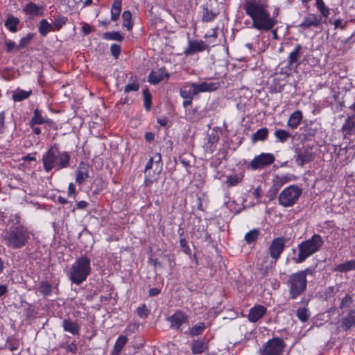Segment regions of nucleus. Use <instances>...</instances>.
<instances>
[{
    "label": "nucleus",
    "instance_id": "1",
    "mask_svg": "<svg viewBox=\"0 0 355 355\" xmlns=\"http://www.w3.org/2000/svg\"><path fill=\"white\" fill-rule=\"evenodd\" d=\"M268 0H244L243 9L252 20V28L260 31H268L278 23L279 8H275L272 14L269 11Z\"/></svg>",
    "mask_w": 355,
    "mask_h": 355
},
{
    "label": "nucleus",
    "instance_id": "2",
    "mask_svg": "<svg viewBox=\"0 0 355 355\" xmlns=\"http://www.w3.org/2000/svg\"><path fill=\"white\" fill-rule=\"evenodd\" d=\"M16 223L8 228L3 236L5 245L11 249H20L27 245L31 239V232L20 224V217L16 214Z\"/></svg>",
    "mask_w": 355,
    "mask_h": 355
},
{
    "label": "nucleus",
    "instance_id": "3",
    "mask_svg": "<svg viewBox=\"0 0 355 355\" xmlns=\"http://www.w3.org/2000/svg\"><path fill=\"white\" fill-rule=\"evenodd\" d=\"M324 241L322 236L314 234L310 239H306L297 245L296 249H293L294 256L292 260L295 263H301L307 258L318 252L323 245Z\"/></svg>",
    "mask_w": 355,
    "mask_h": 355
},
{
    "label": "nucleus",
    "instance_id": "4",
    "mask_svg": "<svg viewBox=\"0 0 355 355\" xmlns=\"http://www.w3.org/2000/svg\"><path fill=\"white\" fill-rule=\"evenodd\" d=\"M70 155L68 152H60L56 144L52 146L43 155L42 164L46 172H49L52 169L58 171L60 168L67 167Z\"/></svg>",
    "mask_w": 355,
    "mask_h": 355
},
{
    "label": "nucleus",
    "instance_id": "5",
    "mask_svg": "<svg viewBox=\"0 0 355 355\" xmlns=\"http://www.w3.org/2000/svg\"><path fill=\"white\" fill-rule=\"evenodd\" d=\"M90 272V259L85 256H81L77 258L71 265L68 272V277L73 283L79 285L87 279Z\"/></svg>",
    "mask_w": 355,
    "mask_h": 355
},
{
    "label": "nucleus",
    "instance_id": "6",
    "mask_svg": "<svg viewBox=\"0 0 355 355\" xmlns=\"http://www.w3.org/2000/svg\"><path fill=\"white\" fill-rule=\"evenodd\" d=\"M286 284L288 288L289 297L294 300L306 290L307 279L302 274L296 272L287 277Z\"/></svg>",
    "mask_w": 355,
    "mask_h": 355
},
{
    "label": "nucleus",
    "instance_id": "7",
    "mask_svg": "<svg viewBox=\"0 0 355 355\" xmlns=\"http://www.w3.org/2000/svg\"><path fill=\"white\" fill-rule=\"evenodd\" d=\"M302 189L297 185L285 188L278 197L279 203L284 207H290L298 200L302 195Z\"/></svg>",
    "mask_w": 355,
    "mask_h": 355
},
{
    "label": "nucleus",
    "instance_id": "8",
    "mask_svg": "<svg viewBox=\"0 0 355 355\" xmlns=\"http://www.w3.org/2000/svg\"><path fill=\"white\" fill-rule=\"evenodd\" d=\"M286 347L283 339L273 338L263 345L259 349L260 355H282Z\"/></svg>",
    "mask_w": 355,
    "mask_h": 355
},
{
    "label": "nucleus",
    "instance_id": "9",
    "mask_svg": "<svg viewBox=\"0 0 355 355\" xmlns=\"http://www.w3.org/2000/svg\"><path fill=\"white\" fill-rule=\"evenodd\" d=\"M286 240L283 237H278L274 239L270 246H269V254L270 257L273 259L271 261L270 266H266L265 267L262 264L261 270H263V272L266 273L269 268H272L273 265L275 264L277 259L279 258L281 254L284 250L285 248Z\"/></svg>",
    "mask_w": 355,
    "mask_h": 355
},
{
    "label": "nucleus",
    "instance_id": "10",
    "mask_svg": "<svg viewBox=\"0 0 355 355\" xmlns=\"http://www.w3.org/2000/svg\"><path fill=\"white\" fill-rule=\"evenodd\" d=\"M295 160L299 166H303L312 161L314 158V153L312 147L303 145L301 147L295 148Z\"/></svg>",
    "mask_w": 355,
    "mask_h": 355
},
{
    "label": "nucleus",
    "instance_id": "11",
    "mask_svg": "<svg viewBox=\"0 0 355 355\" xmlns=\"http://www.w3.org/2000/svg\"><path fill=\"white\" fill-rule=\"evenodd\" d=\"M274 161L275 156L272 153H262L250 162L249 167L252 170L261 169L272 164Z\"/></svg>",
    "mask_w": 355,
    "mask_h": 355
},
{
    "label": "nucleus",
    "instance_id": "12",
    "mask_svg": "<svg viewBox=\"0 0 355 355\" xmlns=\"http://www.w3.org/2000/svg\"><path fill=\"white\" fill-rule=\"evenodd\" d=\"M170 322V327L174 329H180L182 324L188 322V316L182 311H177L168 318Z\"/></svg>",
    "mask_w": 355,
    "mask_h": 355
},
{
    "label": "nucleus",
    "instance_id": "13",
    "mask_svg": "<svg viewBox=\"0 0 355 355\" xmlns=\"http://www.w3.org/2000/svg\"><path fill=\"white\" fill-rule=\"evenodd\" d=\"M208 48L209 46L202 40H189L188 46L184 53L186 55H189L197 52H202Z\"/></svg>",
    "mask_w": 355,
    "mask_h": 355
},
{
    "label": "nucleus",
    "instance_id": "14",
    "mask_svg": "<svg viewBox=\"0 0 355 355\" xmlns=\"http://www.w3.org/2000/svg\"><path fill=\"white\" fill-rule=\"evenodd\" d=\"M162 170V168L157 167V166L152 169L144 170V185L149 187L153 183L157 182Z\"/></svg>",
    "mask_w": 355,
    "mask_h": 355
},
{
    "label": "nucleus",
    "instance_id": "15",
    "mask_svg": "<svg viewBox=\"0 0 355 355\" xmlns=\"http://www.w3.org/2000/svg\"><path fill=\"white\" fill-rule=\"evenodd\" d=\"M267 312V309L262 305H256L251 308L249 311L248 318L250 322H257L263 318Z\"/></svg>",
    "mask_w": 355,
    "mask_h": 355
},
{
    "label": "nucleus",
    "instance_id": "16",
    "mask_svg": "<svg viewBox=\"0 0 355 355\" xmlns=\"http://www.w3.org/2000/svg\"><path fill=\"white\" fill-rule=\"evenodd\" d=\"M219 83L216 82H203L200 84L192 83V87L194 88V92L196 95L200 92L215 91L219 87Z\"/></svg>",
    "mask_w": 355,
    "mask_h": 355
},
{
    "label": "nucleus",
    "instance_id": "17",
    "mask_svg": "<svg viewBox=\"0 0 355 355\" xmlns=\"http://www.w3.org/2000/svg\"><path fill=\"white\" fill-rule=\"evenodd\" d=\"M322 21V17L310 14L305 17L303 21L300 24V27L307 29L311 27H318Z\"/></svg>",
    "mask_w": 355,
    "mask_h": 355
},
{
    "label": "nucleus",
    "instance_id": "18",
    "mask_svg": "<svg viewBox=\"0 0 355 355\" xmlns=\"http://www.w3.org/2000/svg\"><path fill=\"white\" fill-rule=\"evenodd\" d=\"M355 324V310H350L347 315L343 318L338 329L341 331H347Z\"/></svg>",
    "mask_w": 355,
    "mask_h": 355
},
{
    "label": "nucleus",
    "instance_id": "19",
    "mask_svg": "<svg viewBox=\"0 0 355 355\" xmlns=\"http://www.w3.org/2000/svg\"><path fill=\"white\" fill-rule=\"evenodd\" d=\"M89 166L85 162H80L76 171V182L81 185L85 180L89 177Z\"/></svg>",
    "mask_w": 355,
    "mask_h": 355
},
{
    "label": "nucleus",
    "instance_id": "20",
    "mask_svg": "<svg viewBox=\"0 0 355 355\" xmlns=\"http://www.w3.org/2000/svg\"><path fill=\"white\" fill-rule=\"evenodd\" d=\"M302 46L301 44H297L293 51H291L288 55V68L292 69L296 68L298 66V61L301 56Z\"/></svg>",
    "mask_w": 355,
    "mask_h": 355
},
{
    "label": "nucleus",
    "instance_id": "21",
    "mask_svg": "<svg viewBox=\"0 0 355 355\" xmlns=\"http://www.w3.org/2000/svg\"><path fill=\"white\" fill-rule=\"evenodd\" d=\"M64 331L69 332L73 335H78L80 331V327L78 324L71 320L64 319L62 321V324Z\"/></svg>",
    "mask_w": 355,
    "mask_h": 355
},
{
    "label": "nucleus",
    "instance_id": "22",
    "mask_svg": "<svg viewBox=\"0 0 355 355\" xmlns=\"http://www.w3.org/2000/svg\"><path fill=\"white\" fill-rule=\"evenodd\" d=\"M302 135L304 136V139L311 140L315 135L318 128L313 124L306 125L301 128Z\"/></svg>",
    "mask_w": 355,
    "mask_h": 355
},
{
    "label": "nucleus",
    "instance_id": "23",
    "mask_svg": "<svg viewBox=\"0 0 355 355\" xmlns=\"http://www.w3.org/2000/svg\"><path fill=\"white\" fill-rule=\"evenodd\" d=\"M268 137V130L267 128H262L256 131L254 134H252L251 137V141L253 144L257 143V141H263Z\"/></svg>",
    "mask_w": 355,
    "mask_h": 355
},
{
    "label": "nucleus",
    "instance_id": "24",
    "mask_svg": "<svg viewBox=\"0 0 355 355\" xmlns=\"http://www.w3.org/2000/svg\"><path fill=\"white\" fill-rule=\"evenodd\" d=\"M164 77L167 79L168 78L169 75L168 73H164L163 71L159 70L157 71H152L148 76V81L150 83L155 85L163 80Z\"/></svg>",
    "mask_w": 355,
    "mask_h": 355
},
{
    "label": "nucleus",
    "instance_id": "25",
    "mask_svg": "<svg viewBox=\"0 0 355 355\" xmlns=\"http://www.w3.org/2000/svg\"><path fill=\"white\" fill-rule=\"evenodd\" d=\"M162 168V156L159 153H155L148 160L144 170L152 169L155 167Z\"/></svg>",
    "mask_w": 355,
    "mask_h": 355
},
{
    "label": "nucleus",
    "instance_id": "26",
    "mask_svg": "<svg viewBox=\"0 0 355 355\" xmlns=\"http://www.w3.org/2000/svg\"><path fill=\"white\" fill-rule=\"evenodd\" d=\"M302 119V114L300 111L297 110L294 112L289 117L288 121V125L291 129L296 128Z\"/></svg>",
    "mask_w": 355,
    "mask_h": 355
},
{
    "label": "nucleus",
    "instance_id": "27",
    "mask_svg": "<svg viewBox=\"0 0 355 355\" xmlns=\"http://www.w3.org/2000/svg\"><path fill=\"white\" fill-rule=\"evenodd\" d=\"M127 341L128 338L126 336L123 335L120 336L114 345L111 355H119Z\"/></svg>",
    "mask_w": 355,
    "mask_h": 355
},
{
    "label": "nucleus",
    "instance_id": "28",
    "mask_svg": "<svg viewBox=\"0 0 355 355\" xmlns=\"http://www.w3.org/2000/svg\"><path fill=\"white\" fill-rule=\"evenodd\" d=\"M355 270V260L347 261L343 263L338 265L335 268L334 271L340 272H347Z\"/></svg>",
    "mask_w": 355,
    "mask_h": 355
},
{
    "label": "nucleus",
    "instance_id": "29",
    "mask_svg": "<svg viewBox=\"0 0 355 355\" xmlns=\"http://www.w3.org/2000/svg\"><path fill=\"white\" fill-rule=\"evenodd\" d=\"M139 89V84L137 82V78L136 76L132 75L129 78V83L124 87V92L125 94L130 92H137Z\"/></svg>",
    "mask_w": 355,
    "mask_h": 355
},
{
    "label": "nucleus",
    "instance_id": "30",
    "mask_svg": "<svg viewBox=\"0 0 355 355\" xmlns=\"http://www.w3.org/2000/svg\"><path fill=\"white\" fill-rule=\"evenodd\" d=\"M342 129L344 132L345 137H346L347 135H351L352 132L355 130V121L354 118L352 116H348L346 119Z\"/></svg>",
    "mask_w": 355,
    "mask_h": 355
},
{
    "label": "nucleus",
    "instance_id": "31",
    "mask_svg": "<svg viewBox=\"0 0 355 355\" xmlns=\"http://www.w3.org/2000/svg\"><path fill=\"white\" fill-rule=\"evenodd\" d=\"M180 95L183 98H193L196 94L194 92V88L192 83H187L180 89Z\"/></svg>",
    "mask_w": 355,
    "mask_h": 355
},
{
    "label": "nucleus",
    "instance_id": "32",
    "mask_svg": "<svg viewBox=\"0 0 355 355\" xmlns=\"http://www.w3.org/2000/svg\"><path fill=\"white\" fill-rule=\"evenodd\" d=\"M32 94V90L25 91L21 89H16L12 94V98L16 102H20L28 98Z\"/></svg>",
    "mask_w": 355,
    "mask_h": 355
},
{
    "label": "nucleus",
    "instance_id": "33",
    "mask_svg": "<svg viewBox=\"0 0 355 355\" xmlns=\"http://www.w3.org/2000/svg\"><path fill=\"white\" fill-rule=\"evenodd\" d=\"M40 10L41 7L34 3H28L24 8L26 13L31 17L40 15L41 14Z\"/></svg>",
    "mask_w": 355,
    "mask_h": 355
},
{
    "label": "nucleus",
    "instance_id": "34",
    "mask_svg": "<svg viewBox=\"0 0 355 355\" xmlns=\"http://www.w3.org/2000/svg\"><path fill=\"white\" fill-rule=\"evenodd\" d=\"M46 122L47 121L46 119L42 116L40 110L35 109L33 113V116L30 121V125L34 126L35 125H40Z\"/></svg>",
    "mask_w": 355,
    "mask_h": 355
},
{
    "label": "nucleus",
    "instance_id": "35",
    "mask_svg": "<svg viewBox=\"0 0 355 355\" xmlns=\"http://www.w3.org/2000/svg\"><path fill=\"white\" fill-rule=\"evenodd\" d=\"M205 324L202 322L196 323L193 327L189 329V333L191 336H197L204 331L205 329Z\"/></svg>",
    "mask_w": 355,
    "mask_h": 355
},
{
    "label": "nucleus",
    "instance_id": "36",
    "mask_svg": "<svg viewBox=\"0 0 355 355\" xmlns=\"http://www.w3.org/2000/svg\"><path fill=\"white\" fill-rule=\"evenodd\" d=\"M286 179L284 177L275 176V179L272 181V186L271 187L270 191L273 192L275 195L279 189L283 186V184L286 182Z\"/></svg>",
    "mask_w": 355,
    "mask_h": 355
},
{
    "label": "nucleus",
    "instance_id": "37",
    "mask_svg": "<svg viewBox=\"0 0 355 355\" xmlns=\"http://www.w3.org/2000/svg\"><path fill=\"white\" fill-rule=\"evenodd\" d=\"M51 31H54L53 26L46 19H42L40 22L39 32L42 36L47 35Z\"/></svg>",
    "mask_w": 355,
    "mask_h": 355
},
{
    "label": "nucleus",
    "instance_id": "38",
    "mask_svg": "<svg viewBox=\"0 0 355 355\" xmlns=\"http://www.w3.org/2000/svg\"><path fill=\"white\" fill-rule=\"evenodd\" d=\"M290 136V133L287 130L283 129H277L275 132V137L277 141L281 143L286 142Z\"/></svg>",
    "mask_w": 355,
    "mask_h": 355
},
{
    "label": "nucleus",
    "instance_id": "39",
    "mask_svg": "<svg viewBox=\"0 0 355 355\" xmlns=\"http://www.w3.org/2000/svg\"><path fill=\"white\" fill-rule=\"evenodd\" d=\"M217 16V13L214 12L208 7H204L202 11V21L209 22L213 21Z\"/></svg>",
    "mask_w": 355,
    "mask_h": 355
},
{
    "label": "nucleus",
    "instance_id": "40",
    "mask_svg": "<svg viewBox=\"0 0 355 355\" xmlns=\"http://www.w3.org/2000/svg\"><path fill=\"white\" fill-rule=\"evenodd\" d=\"M19 20L17 17H10L5 21V26L12 33L17 31V25Z\"/></svg>",
    "mask_w": 355,
    "mask_h": 355
},
{
    "label": "nucleus",
    "instance_id": "41",
    "mask_svg": "<svg viewBox=\"0 0 355 355\" xmlns=\"http://www.w3.org/2000/svg\"><path fill=\"white\" fill-rule=\"evenodd\" d=\"M206 347L203 341L198 340L192 343V352L194 354H201L205 352Z\"/></svg>",
    "mask_w": 355,
    "mask_h": 355
},
{
    "label": "nucleus",
    "instance_id": "42",
    "mask_svg": "<svg viewBox=\"0 0 355 355\" xmlns=\"http://www.w3.org/2000/svg\"><path fill=\"white\" fill-rule=\"evenodd\" d=\"M123 26L128 31L132 28V14L129 10H125L122 14Z\"/></svg>",
    "mask_w": 355,
    "mask_h": 355
},
{
    "label": "nucleus",
    "instance_id": "43",
    "mask_svg": "<svg viewBox=\"0 0 355 355\" xmlns=\"http://www.w3.org/2000/svg\"><path fill=\"white\" fill-rule=\"evenodd\" d=\"M38 291L44 296L51 295L52 292V285L48 282H42L38 287Z\"/></svg>",
    "mask_w": 355,
    "mask_h": 355
},
{
    "label": "nucleus",
    "instance_id": "44",
    "mask_svg": "<svg viewBox=\"0 0 355 355\" xmlns=\"http://www.w3.org/2000/svg\"><path fill=\"white\" fill-rule=\"evenodd\" d=\"M315 5L321 15L324 17H327L329 15V9L325 6L323 0H315Z\"/></svg>",
    "mask_w": 355,
    "mask_h": 355
},
{
    "label": "nucleus",
    "instance_id": "45",
    "mask_svg": "<svg viewBox=\"0 0 355 355\" xmlns=\"http://www.w3.org/2000/svg\"><path fill=\"white\" fill-rule=\"evenodd\" d=\"M103 38L107 40L121 41L123 37L119 32H106L103 33Z\"/></svg>",
    "mask_w": 355,
    "mask_h": 355
},
{
    "label": "nucleus",
    "instance_id": "46",
    "mask_svg": "<svg viewBox=\"0 0 355 355\" xmlns=\"http://www.w3.org/2000/svg\"><path fill=\"white\" fill-rule=\"evenodd\" d=\"M297 317L301 322H306L310 317L309 310L306 308H299L297 310Z\"/></svg>",
    "mask_w": 355,
    "mask_h": 355
},
{
    "label": "nucleus",
    "instance_id": "47",
    "mask_svg": "<svg viewBox=\"0 0 355 355\" xmlns=\"http://www.w3.org/2000/svg\"><path fill=\"white\" fill-rule=\"evenodd\" d=\"M259 234V232L258 230L254 229V230H250L245 236V240L246 243L250 244V243L254 242L257 239Z\"/></svg>",
    "mask_w": 355,
    "mask_h": 355
},
{
    "label": "nucleus",
    "instance_id": "48",
    "mask_svg": "<svg viewBox=\"0 0 355 355\" xmlns=\"http://www.w3.org/2000/svg\"><path fill=\"white\" fill-rule=\"evenodd\" d=\"M60 347L65 349L67 353L76 354L78 351V347L75 342L71 343H62L60 344Z\"/></svg>",
    "mask_w": 355,
    "mask_h": 355
},
{
    "label": "nucleus",
    "instance_id": "49",
    "mask_svg": "<svg viewBox=\"0 0 355 355\" xmlns=\"http://www.w3.org/2000/svg\"><path fill=\"white\" fill-rule=\"evenodd\" d=\"M144 95V105L146 110H150L151 107V95L148 91V89H146L143 91Z\"/></svg>",
    "mask_w": 355,
    "mask_h": 355
},
{
    "label": "nucleus",
    "instance_id": "50",
    "mask_svg": "<svg viewBox=\"0 0 355 355\" xmlns=\"http://www.w3.org/2000/svg\"><path fill=\"white\" fill-rule=\"evenodd\" d=\"M241 180V179L237 175L229 176L226 180V184L228 187H234L237 185Z\"/></svg>",
    "mask_w": 355,
    "mask_h": 355
},
{
    "label": "nucleus",
    "instance_id": "51",
    "mask_svg": "<svg viewBox=\"0 0 355 355\" xmlns=\"http://www.w3.org/2000/svg\"><path fill=\"white\" fill-rule=\"evenodd\" d=\"M137 314L140 318H147L150 313V311L148 309L146 304H143L141 306L137 308Z\"/></svg>",
    "mask_w": 355,
    "mask_h": 355
},
{
    "label": "nucleus",
    "instance_id": "52",
    "mask_svg": "<svg viewBox=\"0 0 355 355\" xmlns=\"http://www.w3.org/2000/svg\"><path fill=\"white\" fill-rule=\"evenodd\" d=\"M352 302V298L349 295H347L344 297L340 304V309H343L349 307Z\"/></svg>",
    "mask_w": 355,
    "mask_h": 355
},
{
    "label": "nucleus",
    "instance_id": "53",
    "mask_svg": "<svg viewBox=\"0 0 355 355\" xmlns=\"http://www.w3.org/2000/svg\"><path fill=\"white\" fill-rule=\"evenodd\" d=\"M66 23V19L64 17H60L58 19H55L53 24V29L59 30L60 29L64 24Z\"/></svg>",
    "mask_w": 355,
    "mask_h": 355
},
{
    "label": "nucleus",
    "instance_id": "54",
    "mask_svg": "<svg viewBox=\"0 0 355 355\" xmlns=\"http://www.w3.org/2000/svg\"><path fill=\"white\" fill-rule=\"evenodd\" d=\"M112 55L117 58L121 53V46L116 44H112L110 47Z\"/></svg>",
    "mask_w": 355,
    "mask_h": 355
},
{
    "label": "nucleus",
    "instance_id": "55",
    "mask_svg": "<svg viewBox=\"0 0 355 355\" xmlns=\"http://www.w3.org/2000/svg\"><path fill=\"white\" fill-rule=\"evenodd\" d=\"M180 244L181 248L183 249L184 252L187 254H190L191 249L188 245L187 240L184 238L180 239Z\"/></svg>",
    "mask_w": 355,
    "mask_h": 355
},
{
    "label": "nucleus",
    "instance_id": "56",
    "mask_svg": "<svg viewBox=\"0 0 355 355\" xmlns=\"http://www.w3.org/2000/svg\"><path fill=\"white\" fill-rule=\"evenodd\" d=\"M32 37L30 35H27L20 40L19 44L17 46L18 49H21L26 46L31 41Z\"/></svg>",
    "mask_w": 355,
    "mask_h": 355
},
{
    "label": "nucleus",
    "instance_id": "57",
    "mask_svg": "<svg viewBox=\"0 0 355 355\" xmlns=\"http://www.w3.org/2000/svg\"><path fill=\"white\" fill-rule=\"evenodd\" d=\"M298 274H302L304 278H306L308 275H313L315 272V268H307L303 270L297 272Z\"/></svg>",
    "mask_w": 355,
    "mask_h": 355
},
{
    "label": "nucleus",
    "instance_id": "58",
    "mask_svg": "<svg viewBox=\"0 0 355 355\" xmlns=\"http://www.w3.org/2000/svg\"><path fill=\"white\" fill-rule=\"evenodd\" d=\"M121 10L119 9H111V19L114 21H116L120 16Z\"/></svg>",
    "mask_w": 355,
    "mask_h": 355
},
{
    "label": "nucleus",
    "instance_id": "59",
    "mask_svg": "<svg viewBox=\"0 0 355 355\" xmlns=\"http://www.w3.org/2000/svg\"><path fill=\"white\" fill-rule=\"evenodd\" d=\"M5 113L0 112V134L3 133L5 130Z\"/></svg>",
    "mask_w": 355,
    "mask_h": 355
},
{
    "label": "nucleus",
    "instance_id": "60",
    "mask_svg": "<svg viewBox=\"0 0 355 355\" xmlns=\"http://www.w3.org/2000/svg\"><path fill=\"white\" fill-rule=\"evenodd\" d=\"M5 45L7 52L12 51L16 47L15 43L11 40H6L5 42Z\"/></svg>",
    "mask_w": 355,
    "mask_h": 355
},
{
    "label": "nucleus",
    "instance_id": "61",
    "mask_svg": "<svg viewBox=\"0 0 355 355\" xmlns=\"http://www.w3.org/2000/svg\"><path fill=\"white\" fill-rule=\"evenodd\" d=\"M76 194V187L74 184L71 182L69 184L68 188V196H71Z\"/></svg>",
    "mask_w": 355,
    "mask_h": 355
},
{
    "label": "nucleus",
    "instance_id": "62",
    "mask_svg": "<svg viewBox=\"0 0 355 355\" xmlns=\"http://www.w3.org/2000/svg\"><path fill=\"white\" fill-rule=\"evenodd\" d=\"M88 206V203L86 201L81 200L76 204V207L79 209H85Z\"/></svg>",
    "mask_w": 355,
    "mask_h": 355
},
{
    "label": "nucleus",
    "instance_id": "63",
    "mask_svg": "<svg viewBox=\"0 0 355 355\" xmlns=\"http://www.w3.org/2000/svg\"><path fill=\"white\" fill-rule=\"evenodd\" d=\"M122 0H114L112 6V9H121Z\"/></svg>",
    "mask_w": 355,
    "mask_h": 355
},
{
    "label": "nucleus",
    "instance_id": "64",
    "mask_svg": "<svg viewBox=\"0 0 355 355\" xmlns=\"http://www.w3.org/2000/svg\"><path fill=\"white\" fill-rule=\"evenodd\" d=\"M82 30H83V32L84 33L85 35H88V34H89L92 32V28L88 24H85L82 27Z\"/></svg>",
    "mask_w": 355,
    "mask_h": 355
}]
</instances>
